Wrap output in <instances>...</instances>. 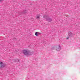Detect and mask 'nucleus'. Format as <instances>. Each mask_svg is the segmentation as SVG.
Instances as JSON below:
<instances>
[{"label": "nucleus", "instance_id": "obj_1", "mask_svg": "<svg viewBox=\"0 0 80 80\" xmlns=\"http://www.w3.org/2000/svg\"><path fill=\"white\" fill-rule=\"evenodd\" d=\"M22 53L25 55H33V52H32L30 51H27L26 50H23Z\"/></svg>", "mask_w": 80, "mask_h": 80}, {"label": "nucleus", "instance_id": "obj_2", "mask_svg": "<svg viewBox=\"0 0 80 80\" xmlns=\"http://www.w3.org/2000/svg\"><path fill=\"white\" fill-rule=\"evenodd\" d=\"M43 18H44L46 20H47L49 22H50L52 21V18H49V17L47 15H44L43 17Z\"/></svg>", "mask_w": 80, "mask_h": 80}, {"label": "nucleus", "instance_id": "obj_3", "mask_svg": "<svg viewBox=\"0 0 80 80\" xmlns=\"http://www.w3.org/2000/svg\"><path fill=\"white\" fill-rule=\"evenodd\" d=\"M0 67L1 68H4V67H5V66L4 65L3 63L2 62H0Z\"/></svg>", "mask_w": 80, "mask_h": 80}, {"label": "nucleus", "instance_id": "obj_4", "mask_svg": "<svg viewBox=\"0 0 80 80\" xmlns=\"http://www.w3.org/2000/svg\"><path fill=\"white\" fill-rule=\"evenodd\" d=\"M72 36H73L72 33H71V32H69L68 37H70V38L71 37H72Z\"/></svg>", "mask_w": 80, "mask_h": 80}, {"label": "nucleus", "instance_id": "obj_5", "mask_svg": "<svg viewBox=\"0 0 80 80\" xmlns=\"http://www.w3.org/2000/svg\"><path fill=\"white\" fill-rule=\"evenodd\" d=\"M61 50V47L59 45V47H58L56 48V50L57 51H60Z\"/></svg>", "mask_w": 80, "mask_h": 80}, {"label": "nucleus", "instance_id": "obj_6", "mask_svg": "<svg viewBox=\"0 0 80 80\" xmlns=\"http://www.w3.org/2000/svg\"><path fill=\"white\" fill-rule=\"evenodd\" d=\"M37 18H40V15L39 14H38V15L37 16Z\"/></svg>", "mask_w": 80, "mask_h": 80}, {"label": "nucleus", "instance_id": "obj_7", "mask_svg": "<svg viewBox=\"0 0 80 80\" xmlns=\"http://www.w3.org/2000/svg\"><path fill=\"white\" fill-rule=\"evenodd\" d=\"M35 35L36 36H38V32H36L35 33Z\"/></svg>", "mask_w": 80, "mask_h": 80}, {"label": "nucleus", "instance_id": "obj_8", "mask_svg": "<svg viewBox=\"0 0 80 80\" xmlns=\"http://www.w3.org/2000/svg\"><path fill=\"white\" fill-rule=\"evenodd\" d=\"M15 61L16 62H19V60L17 59H16L15 60Z\"/></svg>", "mask_w": 80, "mask_h": 80}, {"label": "nucleus", "instance_id": "obj_9", "mask_svg": "<svg viewBox=\"0 0 80 80\" xmlns=\"http://www.w3.org/2000/svg\"><path fill=\"white\" fill-rule=\"evenodd\" d=\"M27 12V11L26 10H24L23 12V13H26Z\"/></svg>", "mask_w": 80, "mask_h": 80}, {"label": "nucleus", "instance_id": "obj_10", "mask_svg": "<svg viewBox=\"0 0 80 80\" xmlns=\"http://www.w3.org/2000/svg\"><path fill=\"white\" fill-rule=\"evenodd\" d=\"M38 35H41V33H38Z\"/></svg>", "mask_w": 80, "mask_h": 80}, {"label": "nucleus", "instance_id": "obj_11", "mask_svg": "<svg viewBox=\"0 0 80 80\" xmlns=\"http://www.w3.org/2000/svg\"><path fill=\"white\" fill-rule=\"evenodd\" d=\"M69 38H70L68 37V38H67V39H69Z\"/></svg>", "mask_w": 80, "mask_h": 80}, {"label": "nucleus", "instance_id": "obj_12", "mask_svg": "<svg viewBox=\"0 0 80 80\" xmlns=\"http://www.w3.org/2000/svg\"><path fill=\"white\" fill-rule=\"evenodd\" d=\"M14 39H15V40H17V39L16 38H14Z\"/></svg>", "mask_w": 80, "mask_h": 80}, {"label": "nucleus", "instance_id": "obj_13", "mask_svg": "<svg viewBox=\"0 0 80 80\" xmlns=\"http://www.w3.org/2000/svg\"><path fill=\"white\" fill-rule=\"evenodd\" d=\"M3 0H0V2H1V1H2Z\"/></svg>", "mask_w": 80, "mask_h": 80}]
</instances>
